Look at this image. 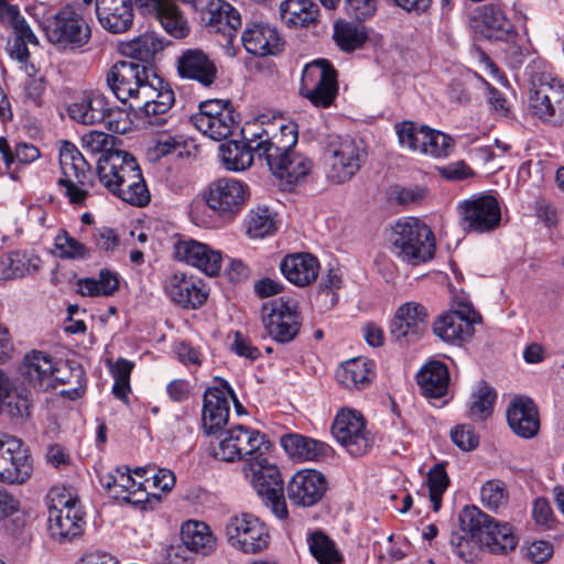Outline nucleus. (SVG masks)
Returning a JSON list of instances; mask_svg holds the SVG:
<instances>
[{"mask_svg": "<svg viewBox=\"0 0 564 564\" xmlns=\"http://www.w3.org/2000/svg\"><path fill=\"white\" fill-rule=\"evenodd\" d=\"M256 148L264 155L270 171L280 180L284 189L291 191L302 183L312 170V161L294 151L297 143V127L294 122H284L282 118L267 122ZM261 139V135L259 137Z\"/></svg>", "mask_w": 564, "mask_h": 564, "instance_id": "1", "label": "nucleus"}, {"mask_svg": "<svg viewBox=\"0 0 564 564\" xmlns=\"http://www.w3.org/2000/svg\"><path fill=\"white\" fill-rule=\"evenodd\" d=\"M97 174L100 184L124 203L137 207L150 203L141 169L130 153L116 150L102 155L98 160Z\"/></svg>", "mask_w": 564, "mask_h": 564, "instance_id": "2", "label": "nucleus"}, {"mask_svg": "<svg viewBox=\"0 0 564 564\" xmlns=\"http://www.w3.org/2000/svg\"><path fill=\"white\" fill-rule=\"evenodd\" d=\"M544 65L542 61H534L528 66L531 77L529 94V109L533 117L542 122L553 126H564V83L550 73L534 74L536 66Z\"/></svg>", "mask_w": 564, "mask_h": 564, "instance_id": "3", "label": "nucleus"}, {"mask_svg": "<svg viewBox=\"0 0 564 564\" xmlns=\"http://www.w3.org/2000/svg\"><path fill=\"white\" fill-rule=\"evenodd\" d=\"M83 6L65 4L43 22L47 41L65 51H77L91 39L90 18L83 12Z\"/></svg>", "mask_w": 564, "mask_h": 564, "instance_id": "4", "label": "nucleus"}, {"mask_svg": "<svg viewBox=\"0 0 564 564\" xmlns=\"http://www.w3.org/2000/svg\"><path fill=\"white\" fill-rule=\"evenodd\" d=\"M391 241L394 253L412 265L425 263L435 254L434 234L416 217L399 219L393 226Z\"/></svg>", "mask_w": 564, "mask_h": 564, "instance_id": "5", "label": "nucleus"}, {"mask_svg": "<svg viewBox=\"0 0 564 564\" xmlns=\"http://www.w3.org/2000/svg\"><path fill=\"white\" fill-rule=\"evenodd\" d=\"M62 176L57 180L59 194L75 208L86 205L91 183V167L80 151L65 141L59 150Z\"/></svg>", "mask_w": 564, "mask_h": 564, "instance_id": "6", "label": "nucleus"}, {"mask_svg": "<svg viewBox=\"0 0 564 564\" xmlns=\"http://www.w3.org/2000/svg\"><path fill=\"white\" fill-rule=\"evenodd\" d=\"M242 470L272 513L279 519H286L289 511L283 494L282 475L276 464L270 460L269 454L249 458Z\"/></svg>", "mask_w": 564, "mask_h": 564, "instance_id": "7", "label": "nucleus"}, {"mask_svg": "<svg viewBox=\"0 0 564 564\" xmlns=\"http://www.w3.org/2000/svg\"><path fill=\"white\" fill-rule=\"evenodd\" d=\"M458 521L465 531L473 532L491 553L503 554L516 549L518 544V538L509 523L496 522L475 506L465 507L459 513Z\"/></svg>", "mask_w": 564, "mask_h": 564, "instance_id": "8", "label": "nucleus"}, {"mask_svg": "<svg viewBox=\"0 0 564 564\" xmlns=\"http://www.w3.org/2000/svg\"><path fill=\"white\" fill-rule=\"evenodd\" d=\"M271 448L272 443L265 434L239 424L220 433L218 445L213 447V456L221 462L242 460L246 464L251 457L269 454Z\"/></svg>", "mask_w": 564, "mask_h": 564, "instance_id": "9", "label": "nucleus"}, {"mask_svg": "<svg viewBox=\"0 0 564 564\" xmlns=\"http://www.w3.org/2000/svg\"><path fill=\"white\" fill-rule=\"evenodd\" d=\"M338 74L329 61L317 58L304 66L300 95L313 106L330 107L338 95Z\"/></svg>", "mask_w": 564, "mask_h": 564, "instance_id": "10", "label": "nucleus"}, {"mask_svg": "<svg viewBox=\"0 0 564 564\" xmlns=\"http://www.w3.org/2000/svg\"><path fill=\"white\" fill-rule=\"evenodd\" d=\"M249 197L248 184L228 176L210 182L203 194L208 208L224 220H232L239 215Z\"/></svg>", "mask_w": 564, "mask_h": 564, "instance_id": "11", "label": "nucleus"}, {"mask_svg": "<svg viewBox=\"0 0 564 564\" xmlns=\"http://www.w3.org/2000/svg\"><path fill=\"white\" fill-rule=\"evenodd\" d=\"M367 152L362 144L351 138H336L325 149L327 178L335 184H343L354 177L366 160Z\"/></svg>", "mask_w": 564, "mask_h": 564, "instance_id": "12", "label": "nucleus"}, {"mask_svg": "<svg viewBox=\"0 0 564 564\" xmlns=\"http://www.w3.org/2000/svg\"><path fill=\"white\" fill-rule=\"evenodd\" d=\"M482 318L470 302L460 299L457 307L440 315L432 325L433 333L444 343L462 348L475 334Z\"/></svg>", "mask_w": 564, "mask_h": 564, "instance_id": "13", "label": "nucleus"}, {"mask_svg": "<svg viewBox=\"0 0 564 564\" xmlns=\"http://www.w3.org/2000/svg\"><path fill=\"white\" fill-rule=\"evenodd\" d=\"M237 116L229 100L208 99L199 104L189 121L202 134L220 141L232 134L238 124Z\"/></svg>", "mask_w": 564, "mask_h": 564, "instance_id": "14", "label": "nucleus"}, {"mask_svg": "<svg viewBox=\"0 0 564 564\" xmlns=\"http://www.w3.org/2000/svg\"><path fill=\"white\" fill-rule=\"evenodd\" d=\"M174 102L175 96L170 84L152 72L135 101L130 106L137 108L139 116L149 124L159 127L167 122V115Z\"/></svg>", "mask_w": 564, "mask_h": 564, "instance_id": "15", "label": "nucleus"}, {"mask_svg": "<svg viewBox=\"0 0 564 564\" xmlns=\"http://www.w3.org/2000/svg\"><path fill=\"white\" fill-rule=\"evenodd\" d=\"M469 28L474 35L489 42L512 43L518 31L499 3H484L476 7L469 15Z\"/></svg>", "mask_w": 564, "mask_h": 564, "instance_id": "16", "label": "nucleus"}, {"mask_svg": "<svg viewBox=\"0 0 564 564\" xmlns=\"http://www.w3.org/2000/svg\"><path fill=\"white\" fill-rule=\"evenodd\" d=\"M429 314L424 305L405 302L394 312L389 323L391 338L400 346L414 345L429 333Z\"/></svg>", "mask_w": 564, "mask_h": 564, "instance_id": "17", "label": "nucleus"}, {"mask_svg": "<svg viewBox=\"0 0 564 564\" xmlns=\"http://www.w3.org/2000/svg\"><path fill=\"white\" fill-rule=\"evenodd\" d=\"M332 434L336 441L355 457L369 452L373 436L366 430V421L356 410H341L335 416Z\"/></svg>", "mask_w": 564, "mask_h": 564, "instance_id": "18", "label": "nucleus"}, {"mask_svg": "<svg viewBox=\"0 0 564 564\" xmlns=\"http://www.w3.org/2000/svg\"><path fill=\"white\" fill-rule=\"evenodd\" d=\"M151 73L152 70L145 64L118 61L107 72L106 82L119 101L133 104Z\"/></svg>", "mask_w": 564, "mask_h": 564, "instance_id": "19", "label": "nucleus"}, {"mask_svg": "<svg viewBox=\"0 0 564 564\" xmlns=\"http://www.w3.org/2000/svg\"><path fill=\"white\" fill-rule=\"evenodd\" d=\"M460 226L467 232L484 234L496 229L501 220V210L496 197L474 195L457 206Z\"/></svg>", "mask_w": 564, "mask_h": 564, "instance_id": "20", "label": "nucleus"}, {"mask_svg": "<svg viewBox=\"0 0 564 564\" xmlns=\"http://www.w3.org/2000/svg\"><path fill=\"white\" fill-rule=\"evenodd\" d=\"M84 524V512L77 498L61 496L57 503L50 507L48 532L55 541H72L82 535Z\"/></svg>", "mask_w": 564, "mask_h": 564, "instance_id": "21", "label": "nucleus"}, {"mask_svg": "<svg viewBox=\"0 0 564 564\" xmlns=\"http://www.w3.org/2000/svg\"><path fill=\"white\" fill-rule=\"evenodd\" d=\"M245 131L249 135H245L243 141L231 140L219 147L223 165L228 171L240 172L247 170L251 166L254 156L264 160V155L254 145L260 141L259 137H262L263 132L267 131V122L261 120L249 126Z\"/></svg>", "mask_w": 564, "mask_h": 564, "instance_id": "22", "label": "nucleus"}, {"mask_svg": "<svg viewBox=\"0 0 564 564\" xmlns=\"http://www.w3.org/2000/svg\"><path fill=\"white\" fill-rule=\"evenodd\" d=\"M32 473V459L22 441L12 436L0 440V481L21 485Z\"/></svg>", "mask_w": 564, "mask_h": 564, "instance_id": "23", "label": "nucleus"}, {"mask_svg": "<svg viewBox=\"0 0 564 564\" xmlns=\"http://www.w3.org/2000/svg\"><path fill=\"white\" fill-rule=\"evenodd\" d=\"M264 324L273 340L282 344L293 340L302 325L296 301L284 297L273 300Z\"/></svg>", "mask_w": 564, "mask_h": 564, "instance_id": "24", "label": "nucleus"}, {"mask_svg": "<svg viewBox=\"0 0 564 564\" xmlns=\"http://www.w3.org/2000/svg\"><path fill=\"white\" fill-rule=\"evenodd\" d=\"M226 534L234 545L245 553H257L269 543V532L260 519L250 513H242L230 519L226 525Z\"/></svg>", "mask_w": 564, "mask_h": 564, "instance_id": "25", "label": "nucleus"}, {"mask_svg": "<svg viewBox=\"0 0 564 564\" xmlns=\"http://www.w3.org/2000/svg\"><path fill=\"white\" fill-rule=\"evenodd\" d=\"M206 26L210 33L223 37L218 40L229 57H235L237 48L232 45L241 26L239 11L225 0L210 1L207 10Z\"/></svg>", "mask_w": 564, "mask_h": 564, "instance_id": "26", "label": "nucleus"}, {"mask_svg": "<svg viewBox=\"0 0 564 564\" xmlns=\"http://www.w3.org/2000/svg\"><path fill=\"white\" fill-rule=\"evenodd\" d=\"M173 257L208 276L218 275L223 265V253L219 250L192 238L177 239L173 243Z\"/></svg>", "mask_w": 564, "mask_h": 564, "instance_id": "27", "label": "nucleus"}, {"mask_svg": "<svg viewBox=\"0 0 564 564\" xmlns=\"http://www.w3.org/2000/svg\"><path fill=\"white\" fill-rule=\"evenodd\" d=\"M328 488L326 477L315 469L296 471L286 485V495L296 507H313L325 496Z\"/></svg>", "mask_w": 564, "mask_h": 564, "instance_id": "28", "label": "nucleus"}, {"mask_svg": "<svg viewBox=\"0 0 564 564\" xmlns=\"http://www.w3.org/2000/svg\"><path fill=\"white\" fill-rule=\"evenodd\" d=\"M167 297L182 308H198L208 297V289L204 281L184 272H175L164 282Z\"/></svg>", "mask_w": 564, "mask_h": 564, "instance_id": "29", "label": "nucleus"}, {"mask_svg": "<svg viewBox=\"0 0 564 564\" xmlns=\"http://www.w3.org/2000/svg\"><path fill=\"white\" fill-rule=\"evenodd\" d=\"M506 415L509 427L518 437L531 440L540 432L539 408L530 397H513L507 405Z\"/></svg>", "mask_w": 564, "mask_h": 564, "instance_id": "30", "label": "nucleus"}, {"mask_svg": "<svg viewBox=\"0 0 564 564\" xmlns=\"http://www.w3.org/2000/svg\"><path fill=\"white\" fill-rule=\"evenodd\" d=\"M138 6L143 14L153 15L163 30L174 39H184L189 33L187 19L172 0H144Z\"/></svg>", "mask_w": 564, "mask_h": 564, "instance_id": "31", "label": "nucleus"}, {"mask_svg": "<svg viewBox=\"0 0 564 564\" xmlns=\"http://www.w3.org/2000/svg\"><path fill=\"white\" fill-rule=\"evenodd\" d=\"M177 73L181 78L197 82L203 87H210L217 78L214 61L199 48H187L180 54Z\"/></svg>", "mask_w": 564, "mask_h": 564, "instance_id": "32", "label": "nucleus"}, {"mask_svg": "<svg viewBox=\"0 0 564 564\" xmlns=\"http://www.w3.org/2000/svg\"><path fill=\"white\" fill-rule=\"evenodd\" d=\"M137 0H99L97 19L100 25L112 34H121L131 29L134 19L133 6Z\"/></svg>", "mask_w": 564, "mask_h": 564, "instance_id": "33", "label": "nucleus"}, {"mask_svg": "<svg viewBox=\"0 0 564 564\" xmlns=\"http://www.w3.org/2000/svg\"><path fill=\"white\" fill-rule=\"evenodd\" d=\"M241 42L246 51L254 56L275 55L283 45L276 28L263 22L248 25L242 33Z\"/></svg>", "mask_w": 564, "mask_h": 564, "instance_id": "34", "label": "nucleus"}, {"mask_svg": "<svg viewBox=\"0 0 564 564\" xmlns=\"http://www.w3.org/2000/svg\"><path fill=\"white\" fill-rule=\"evenodd\" d=\"M106 111H109V100L96 90L84 93L67 107L69 118L86 126L99 124L105 119Z\"/></svg>", "mask_w": 564, "mask_h": 564, "instance_id": "35", "label": "nucleus"}, {"mask_svg": "<svg viewBox=\"0 0 564 564\" xmlns=\"http://www.w3.org/2000/svg\"><path fill=\"white\" fill-rule=\"evenodd\" d=\"M375 376V364L366 355H358L341 362L335 372L337 382L349 390L368 387Z\"/></svg>", "mask_w": 564, "mask_h": 564, "instance_id": "36", "label": "nucleus"}, {"mask_svg": "<svg viewBox=\"0 0 564 564\" xmlns=\"http://www.w3.org/2000/svg\"><path fill=\"white\" fill-rule=\"evenodd\" d=\"M229 403L224 390L219 388H208L204 394L203 404V429L210 435L219 432L228 422Z\"/></svg>", "mask_w": 564, "mask_h": 564, "instance_id": "37", "label": "nucleus"}, {"mask_svg": "<svg viewBox=\"0 0 564 564\" xmlns=\"http://www.w3.org/2000/svg\"><path fill=\"white\" fill-rule=\"evenodd\" d=\"M288 281L297 286H306L318 275L319 262L311 253H293L284 257L280 264Z\"/></svg>", "mask_w": 564, "mask_h": 564, "instance_id": "38", "label": "nucleus"}, {"mask_svg": "<svg viewBox=\"0 0 564 564\" xmlns=\"http://www.w3.org/2000/svg\"><path fill=\"white\" fill-rule=\"evenodd\" d=\"M41 258L33 252L15 250L0 254V280L20 279L37 272Z\"/></svg>", "mask_w": 564, "mask_h": 564, "instance_id": "39", "label": "nucleus"}, {"mask_svg": "<svg viewBox=\"0 0 564 564\" xmlns=\"http://www.w3.org/2000/svg\"><path fill=\"white\" fill-rule=\"evenodd\" d=\"M416 380L423 395L430 399H441L448 390V368L442 361L430 360L419 371Z\"/></svg>", "mask_w": 564, "mask_h": 564, "instance_id": "40", "label": "nucleus"}, {"mask_svg": "<svg viewBox=\"0 0 564 564\" xmlns=\"http://www.w3.org/2000/svg\"><path fill=\"white\" fill-rule=\"evenodd\" d=\"M279 12L286 26L310 28L317 23L319 8L313 0H284L280 4Z\"/></svg>", "mask_w": 564, "mask_h": 564, "instance_id": "41", "label": "nucleus"}, {"mask_svg": "<svg viewBox=\"0 0 564 564\" xmlns=\"http://www.w3.org/2000/svg\"><path fill=\"white\" fill-rule=\"evenodd\" d=\"M54 364L51 355H24L20 372L34 389L45 391L53 387Z\"/></svg>", "mask_w": 564, "mask_h": 564, "instance_id": "42", "label": "nucleus"}, {"mask_svg": "<svg viewBox=\"0 0 564 564\" xmlns=\"http://www.w3.org/2000/svg\"><path fill=\"white\" fill-rule=\"evenodd\" d=\"M281 446L289 456L299 460H318L329 451L327 444L300 434L282 436Z\"/></svg>", "mask_w": 564, "mask_h": 564, "instance_id": "43", "label": "nucleus"}, {"mask_svg": "<svg viewBox=\"0 0 564 564\" xmlns=\"http://www.w3.org/2000/svg\"><path fill=\"white\" fill-rule=\"evenodd\" d=\"M181 539L187 550L209 555L216 550V538L209 527L200 521L189 520L182 525Z\"/></svg>", "mask_w": 564, "mask_h": 564, "instance_id": "44", "label": "nucleus"}, {"mask_svg": "<svg viewBox=\"0 0 564 564\" xmlns=\"http://www.w3.org/2000/svg\"><path fill=\"white\" fill-rule=\"evenodd\" d=\"M165 46L162 37L153 32L141 34L127 43H123L121 51L124 55L131 57V61L139 63H150L154 56Z\"/></svg>", "mask_w": 564, "mask_h": 564, "instance_id": "45", "label": "nucleus"}, {"mask_svg": "<svg viewBox=\"0 0 564 564\" xmlns=\"http://www.w3.org/2000/svg\"><path fill=\"white\" fill-rule=\"evenodd\" d=\"M496 400V390L487 381H479L471 392L466 416L475 422L486 420L492 414Z\"/></svg>", "mask_w": 564, "mask_h": 564, "instance_id": "46", "label": "nucleus"}, {"mask_svg": "<svg viewBox=\"0 0 564 564\" xmlns=\"http://www.w3.org/2000/svg\"><path fill=\"white\" fill-rule=\"evenodd\" d=\"M0 154L7 169L29 165L40 158V150L31 143L19 142L12 149L4 137H0Z\"/></svg>", "mask_w": 564, "mask_h": 564, "instance_id": "47", "label": "nucleus"}, {"mask_svg": "<svg viewBox=\"0 0 564 564\" xmlns=\"http://www.w3.org/2000/svg\"><path fill=\"white\" fill-rule=\"evenodd\" d=\"M100 482L108 491H113L116 499L124 497V494L127 496L139 494L140 489L144 487V482L135 481L128 467H118L101 476Z\"/></svg>", "mask_w": 564, "mask_h": 564, "instance_id": "48", "label": "nucleus"}, {"mask_svg": "<svg viewBox=\"0 0 564 564\" xmlns=\"http://www.w3.org/2000/svg\"><path fill=\"white\" fill-rule=\"evenodd\" d=\"M119 289L117 272L104 269L98 278H85L78 281V290L84 296H110Z\"/></svg>", "mask_w": 564, "mask_h": 564, "instance_id": "49", "label": "nucleus"}, {"mask_svg": "<svg viewBox=\"0 0 564 564\" xmlns=\"http://www.w3.org/2000/svg\"><path fill=\"white\" fill-rule=\"evenodd\" d=\"M333 37L340 50L352 52L364 45L368 35L362 25L340 21L334 25Z\"/></svg>", "mask_w": 564, "mask_h": 564, "instance_id": "50", "label": "nucleus"}, {"mask_svg": "<svg viewBox=\"0 0 564 564\" xmlns=\"http://www.w3.org/2000/svg\"><path fill=\"white\" fill-rule=\"evenodd\" d=\"M459 532H453L449 539L452 551L465 563H473L484 547L473 532L465 531L459 525Z\"/></svg>", "mask_w": 564, "mask_h": 564, "instance_id": "51", "label": "nucleus"}, {"mask_svg": "<svg viewBox=\"0 0 564 564\" xmlns=\"http://www.w3.org/2000/svg\"><path fill=\"white\" fill-rule=\"evenodd\" d=\"M399 142L411 151L424 154L430 127L404 121L395 126Z\"/></svg>", "mask_w": 564, "mask_h": 564, "instance_id": "52", "label": "nucleus"}, {"mask_svg": "<svg viewBox=\"0 0 564 564\" xmlns=\"http://www.w3.org/2000/svg\"><path fill=\"white\" fill-rule=\"evenodd\" d=\"M106 362L115 379L112 393L117 399L128 402V394L131 392L130 375L134 364L124 358H118L115 362L108 358Z\"/></svg>", "mask_w": 564, "mask_h": 564, "instance_id": "53", "label": "nucleus"}, {"mask_svg": "<svg viewBox=\"0 0 564 564\" xmlns=\"http://www.w3.org/2000/svg\"><path fill=\"white\" fill-rule=\"evenodd\" d=\"M56 254L62 259L87 260L91 256L90 249L66 230H61L54 238Z\"/></svg>", "mask_w": 564, "mask_h": 564, "instance_id": "54", "label": "nucleus"}, {"mask_svg": "<svg viewBox=\"0 0 564 564\" xmlns=\"http://www.w3.org/2000/svg\"><path fill=\"white\" fill-rule=\"evenodd\" d=\"M310 551L319 564H337L341 556L335 543L323 532H314L308 539Z\"/></svg>", "mask_w": 564, "mask_h": 564, "instance_id": "55", "label": "nucleus"}, {"mask_svg": "<svg viewBox=\"0 0 564 564\" xmlns=\"http://www.w3.org/2000/svg\"><path fill=\"white\" fill-rule=\"evenodd\" d=\"M276 230L275 220L267 207L252 209L247 218V232L251 238H264Z\"/></svg>", "mask_w": 564, "mask_h": 564, "instance_id": "56", "label": "nucleus"}, {"mask_svg": "<svg viewBox=\"0 0 564 564\" xmlns=\"http://www.w3.org/2000/svg\"><path fill=\"white\" fill-rule=\"evenodd\" d=\"M0 21L4 25L12 28L14 37H21L22 40L30 42V44L37 45L39 41L36 35L33 33L25 18L21 14L18 6H11L1 15Z\"/></svg>", "mask_w": 564, "mask_h": 564, "instance_id": "57", "label": "nucleus"}, {"mask_svg": "<svg viewBox=\"0 0 564 564\" xmlns=\"http://www.w3.org/2000/svg\"><path fill=\"white\" fill-rule=\"evenodd\" d=\"M429 495L433 510L437 512L442 507V497L449 486V478L444 465L436 464L427 475Z\"/></svg>", "mask_w": 564, "mask_h": 564, "instance_id": "58", "label": "nucleus"}, {"mask_svg": "<svg viewBox=\"0 0 564 564\" xmlns=\"http://www.w3.org/2000/svg\"><path fill=\"white\" fill-rule=\"evenodd\" d=\"M86 381L85 372L82 366L70 361H55L54 373H52V388L57 383L73 384V382Z\"/></svg>", "mask_w": 564, "mask_h": 564, "instance_id": "59", "label": "nucleus"}, {"mask_svg": "<svg viewBox=\"0 0 564 564\" xmlns=\"http://www.w3.org/2000/svg\"><path fill=\"white\" fill-rule=\"evenodd\" d=\"M480 496L482 503L492 511L506 506L508 501L506 486L500 480H488L481 487Z\"/></svg>", "mask_w": 564, "mask_h": 564, "instance_id": "60", "label": "nucleus"}, {"mask_svg": "<svg viewBox=\"0 0 564 564\" xmlns=\"http://www.w3.org/2000/svg\"><path fill=\"white\" fill-rule=\"evenodd\" d=\"M30 401L26 397L18 393L15 387L9 392L0 408V415H8L11 419L24 420L29 416Z\"/></svg>", "mask_w": 564, "mask_h": 564, "instance_id": "61", "label": "nucleus"}, {"mask_svg": "<svg viewBox=\"0 0 564 564\" xmlns=\"http://www.w3.org/2000/svg\"><path fill=\"white\" fill-rule=\"evenodd\" d=\"M453 145L454 141L448 134L430 128L424 154L433 158H446L449 155Z\"/></svg>", "mask_w": 564, "mask_h": 564, "instance_id": "62", "label": "nucleus"}, {"mask_svg": "<svg viewBox=\"0 0 564 564\" xmlns=\"http://www.w3.org/2000/svg\"><path fill=\"white\" fill-rule=\"evenodd\" d=\"M109 132L124 134L131 129L129 113L109 102V111H106L105 119L100 122Z\"/></svg>", "mask_w": 564, "mask_h": 564, "instance_id": "63", "label": "nucleus"}, {"mask_svg": "<svg viewBox=\"0 0 564 564\" xmlns=\"http://www.w3.org/2000/svg\"><path fill=\"white\" fill-rule=\"evenodd\" d=\"M451 438L453 443L462 451L469 452L479 444V437L469 424H459L452 429Z\"/></svg>", "mask_w": 564, "mask_h": 564, "instance_id": "64", "label": "nucleus"}]
</instances>
